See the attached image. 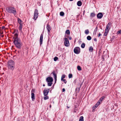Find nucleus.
Instances as JSON below:
<instances>
[{"label":"nucleus","mask_w":121,"mask_h":121,"mask_svg":"<svg viewBox=\"0 0 121 121\" xmlns=\"http://www.w3.org/2000/svg\"><path fill=\"white\" fill-rule=\"evenodd\" d=\"M14 33V36L13 37L14 39L13 42L16 47L19 48L20 47L21 44L20 42V40L18 38V32H16L15 31Z\"/></svg>","instance_id":"1"},{"label":"nucleus","mask_w":121,"mask_h":121,"mask_svg":"<svg viewBox=\"0 0 121 121\" xmlns=\"http://www.w3.org/2000/svg\"><path fill=\"white\" fill-rule=\"evenodd\" d=\"M7 11L9 13H13L15 15L17 14V12L15 9L13 7H9L6 9Z\"/></svg>","instance_id":"2"},{"label":"nucleus","mask_w":121,"mask_h":121,"mask_svg":"<svg viewBox=\"0 0 121 121\" xmlns=\"http://www.w3.org/2000/svg\"><path fill=\"white\" fill-rule=\"evenodd\" d=\"M46 80L48 83V86H51L52 84V82L53 81V78L51 77H48L46 78Z\"/></svg>","instance_id":"3"},{"label":"nucleus","mask_w":121,"mask_h":121,"mask_svg":"<svg viewBox=\"0 0 121 121\" xmlns=\"http://www.w3.org/2000/svg\"><path fill=\"white\" fill-rule=\"evenodd\" d=\"M14 67V62L12 60L9 61L8 63V67L10 69H13Z\"/></svg>","instance_id":"4"},{"label":"nucleus","mask_w":121,"mask_h":121,"mask_svg":"<svg viewBox=\"0 0 121 121\" xmlns=\"http://www.w3.org/2000/svg\"><path fill=\"white\" fill-rule=\"evenodd\" d=\"M38 10L37 9H35L33 17V19L34 20H36L38 16Z\"/></svg>","instance_id":"5"},{"label":"nucleus","mask_w":121,"mask_h":121,"mask_svg":"<svg viewBox=\"0 0 121 121\" xmlns=\"http://www.w3.org/2000/svg\"><path fill=\"white\" fill-rule=\"evenodd\" d=\"M74 53L76 54H79L80 52V48L78 47H75L74 49Z\"/></svg>","instance_id":"6"},{"label":"nucleus","mask_w":121,"mask_h":121,"mask_svg":"<svg viewBox=\"0 0 121 121\" xmlns=\"http://www.w3.org/2000/svg\"><path fill=\"white\" fill-rule=\"evenodd\" d=\"M64 44L67 47L69 46L70 44L68 39L66 38L64 39Z\"/></svg>","instance_id":"7"},{"label":"nucleus","mask_w":121,"mask_h":121,"mask_svg":"<svg viewBox=\"0 0 121 121\" xmlns=\"http://www.w3.org/2000/svg\"><path fill=\"white\" fill-rule=\"evenodd\" d=\"M111 23H108L107 25L105 30L109 32L110 29Z\"/></svg>","instance_id":"8"},{"label":"nucleus","mask_w":121,"mask_h":121,"mask_svg":"<svg viewBox=\"0 0 121 121\" xmlns=\"http://www.w3.org/2000/svg\"><path fill=\"white\" fill-rule=\"evenodd\" d=\"M49 89H45L43 91L44 95H48V94L49 92Z\"/></svg>","instance_id":"9"},{"label":"nucleus","mask_w":121,"mask_h":121,"mask_svg":"<svg viewBox=\"0 0 121 121\" xmlns=\"http://www.w3.org/2000/svg\"><path fill=\"white\" fill-rule=\"evenodd\" d=\"M103 16V14L101 13H99L97 15V17L98 18L101 19Z\"/></svg>","instance_id":"10"},{"label":"nucleus","mask_w":121,"mask_h":121,"mask_svg":"<svg viewBox=\"0 0 121 121\" xmlns=\"http://www.w3.org/2000/svg\"><path fill=\"white\" fill-rule=\"evenodd\" d=\"M43 34H41L40 39V44H41L42 43L43 40Z\"/></svg>","instance_id":"11"},{"label":"nucleus","mask_w":121,"mask_h":121,"mask_svg":"<svg viewBox=\"0 0 121 121\" xmlns=\"http://www.w3.org/2000/svg\"><path fill=\"white\" fill-rule=\"evenodd\" d=\"M47 29L48 31V33L50 32V31L51 30V28L50 26L48 25H47Z\"/></svg>","instance_id":"12"},{"label":"nucleus","mask_w":121,"mask_h":121,"mask_svg":"<svg viewBox=\"0 0 121 121\" xmlns=\"http://www.w3.org/2000/svg\"><path fill=\"white\" fill-rule=\"evenodd\" d=\"M53 74L54 76V78L55 80V83L56 82L57 80V76L56 73H53Z\"/></svg>","instance_id":"13"},{"label":"nucleus","mask_w":121,"mask_h":121,"mask_svg":"<svg viewBox=\"0 0 121 121\" xmlns=\"http://www.w3.org/2000/svg\"><path fill=\"white\" fill-rule=\"evenodd\" d=\"M77 5L79 6H81L82 4V2L80 1H79L77 3Z\"/></svg>","instance_id":"14"},{"label":"nucleus","mask_w":121,"mask_h":121,"mask_svg":"<svg viewBox=\"0 0 121 121\" xmlns=\"http://www.w3.org/2000/svg\"><path fill=\"white\" fill-rule=\"evenodd\" d=\"M44 96L43 99L44 100H46L49 99V97L48 95H44Z\"/></svg>","instance_id":"15"},{"label":"nucleus","mask_w":121,"mask_h":121,"mask_svg":"<svg viewBox=\"0 0 121 121\" xmlns=\"http://www.w3.org/2000/svg\"><path fill=\"white\" fill-rule=\"evenodd\" d=\"M31 98L32 99V100L33 101L35 99V95L33 93H31Z\"/></svg>","instance_id":"16"},{"label":"nucleus","mask_w":121,"mask_h":121,"mask_svg":"<svg viewBox=\"0 0 121 121\" xmlns=\"http://www.w3.org/2000/svg\"><path fill=\"white\" fill-rule=\"evenodd\" d=\"M98 105L96 103V104L92 108L93 110H94L95 108H96L98 106Z\"/></svg>","instance_id":"17"},{"label":"nucleus","mask_w":121,"mask_h":121,"mask_svg":"<svg viewBox=\"0 0 121 121\" xmlns=\"http://www.w3.org/2000/svg\"><path fill=\"white\" fill-rule=\"evenodd\" d=\"M95 15V13H91L90 17H94Z\"/></svg>","instance_id":"18"},{"label":"nucleus","mask_w":121,"mask_h":121,"mask_svg":"<svg viewBox=\"0 0 121 121\" xmlns=\"http://www.w3.org/2000/svg\"><path fill=\"white\" fill-rule=\"evenodd\" d=\"M65 33L67 34L68 35H70V32L69 30H67L65 31Z\"/></svg>","instance_id":"19"},{"label":"nucleus","mask_w":121,"mask_h":121,"mask_svg":"<svg viewBox=\"0 0 121 121\" xmlns=\"http://www.w3.org/2000/svg\"><path fill=\"white\" fill-rule=\"evenodd\" d=\"M17 20H18V22L19 23V24L21 25L22 24V22L21 20L19 18H18V19Z\"/></svg>","instance_id":"20"},{"label":"nucleus","mask_w":121,"mask_h":121,"mask_svg":"<svg viewBox=\"0 0 121 121\" xmlns=\"http://www.w3.org/2000/svg\"><path fill=\"white\" fill-rule=\"evenodd\" d=\"M93 48L92 47H90V48L89 49V51L90 52H92L93 50Z\"/></svg>","instance_id":"21"},{"label":"nucleus","mask_w":121,"mask_h":121,"mask_svg":"<svg viewBox=\"0 0 121 121\" xmlns=\"http://www.w3.org/2000/svg\"><path fill=\"white\" fill-rule=\"evenodd\" d=\"M79 121H83V116L80 117Z\"/></svg>","instance_id":"22"},{"label":"nucleus","mask_w":121,"mask_h":121,"mask_svg":"<svg viewBox=\"0 0 121 121\" xmlns=\"http://www.w3.org/2000/svg\"><path fill=\"white\" fill-rule=\"evenodd\" d=\"M60 15L61 16H63L64 15V13L63 12H61L60 13Z\"/></svg>","instance_id":"23"},{"label":"nucleus","mask_w":121,"mask_h":121,"mask_svg":"<svg viewBox=\"0 0 121 121\" xmlns=\"http://www.w3.org/2000/svg\"><path fill=\"white\" fill-rule=\"evenodd\" d=\"M85 33L86 34H89V30H88L87 29L85 31Z\"/></svg>","instance_id":"24"},{"label":"nucleus","mask_w":121,"mask_h":121,"mask_svg":"<svg viewBox=\"0 0 121 121\" xmlns=\"http://www.w3.org/2000/svg\"><path fill=\"white\" fill-rule=\"evenodd\" d=\"M87 39L88 40H90L91 39V36H88L87 37Z\"/></svg>","instance_id":"25"},{"label":"nucleus","mask_w":121,"mask_h":121,"mask_svg":"<svg viewBox=\"0 0 121 121\" xmlns=\"http://www.w3.org/2000/svg\"><path fill=\"white\" fill-rule=\"evenodd\" d=\"M108 32L109 31L105 30L104 33V35L105 36H107Z\"/></svg>","instance_id":"26"},{"label":"nucleus","mask_w":121,"mask_h":121,"mask_svg":"<svg viewBox=\"0 0 121 121\" xmlns=\"http://www.w3.org/2000/svg\"><path fill=\"white\" fill-rule=\"evenodd\" d=\"M77 68L78 70L79 71L81 70L82 69L81 67L79 65H78L77 66Z\"/></svg>","instance_id":"27"},{"label":"nucleus","mask_w":121,"mask_h":121,"mask_svg":"<svg viewBox=\"0 0 121 121\" xmlns=\"http://www.w3.org/2000/svg\"><path fill=\"white\" fill-rule=\"evenodd\" d=\"M85 46V44L84 43H82L81 45V47L82 48H84Z\"/></svg>","instance_id":"28"},{"label":"nucleus","mask_w":121,"mask_h":121,"mask_svg":"<svg viewBox=\"0 0 121 121\" xmlns=\"http://www.w3.org/2000/svg\"><path fill=\"white\" fill-rule=\"evenodd\" d=\"M104 98H105L104 96H103L101 98H100V99H99V100H100V101H101L102 102L103 100L104 99Z\"/></svg>","instance_id":"29"},{"label":"nucleus","mask_w":121,"mask_h":121,"mask_svg":"<svg viewBox=\"0 0 121 121\" xmlns=\"http://www.w3.org/2000/svg\"><path fill=\"white\" fill-rule=\"evenodd\" d=\"M101 102V101H100V100H99L96 104L99 106Z\"/></svg>","instance_id":"30"},{"label":"nucleus","mask_w":121,"mask_h":121,"mask_svg":"<svg viewBox=\"0 0 121 121\" xmlns=\"http://www.w3.org/2000/svg\"><path fill=\"white\" fill-rule=\"evenodd\" d=\"M58 59V57H55L54 58V61H56Z\"/></svg>","instance_id":"31"},{"label":"nucleus","mask_w":121,"mask_h":121,"mask_svg":"<svg viewBox=\"0 0 121 121\" xmlns=\"http://www.w3.org/2000/svg\"><path fill=\"white\" fill-rule=\"evenodd\" d=\"M69 78H71L72 77V75L71 74H70L69 75Z\"/></svg>","instance_id":"32"},{"label":"nucleus","mask_w":121,"mask_h":121,"mask_svg":"<svg viewBox=\"0 0 121 121\" xmlns=\"http://www.w3.org/2000/svg\"><path fill=\"white\" fill-rule=\"evenodd\" d=\"M61 80L62 81L64 82L65 83H66L67 81L65 79H61Z\"/></svg>","instance_id":"33"},{"label":"nucleus","mask_w":121,"mask_h":121,"mask_svg":"<svg viewBox=\"0 0 121 121\" xmlns=\"http://www.w3.org/2000/svg\"><path fill=\"white\" fill-rule=\"evenodd\" d=\"M65 75H64V74L63 75H62L61 79H64V78H65Z\"/></svg>","instance_id":"34"},{"label":"nucleus","mask_w":121,"mask_h":121,"mask_svg":"<svg viewBox=\"0 0 121 121\" xmlns=\"http://www.w3.org/2000/svg\"><path fill=\"white\" fill-rule=\"evenodd\" d=\"M117 33L118 34H121V30H120L117 32Z\"/></svg>","instance_id":"35"},{"label":"nucleus","mask_w":121,"mask_h":121,"mask_svg":"<svg viewBox=\"0 0 121 121\" xmlns=\"http://www.w3.org/2000/svg\"><path fill=\"white\" fill-rule=\"evenodd\" d=\"M101 35V34L99 33L98 35V36L99 37Z\"/></svg>","instance_id":"36"},{"label":"nucleus","mask_w":121,"mask_h":121,"mask_svg":"<svg viewBox=\"0 0 121 121\" xmlns=\"http://www.w3.org/2000/svg\"><path fill=\"white\" fill-rule=\"evenodd\" d=\"M19 29L20 30H21V25L19 27Z\"/></svg>","instance_id":"37"},{"label":"nucleus","mask_w":121,"mask_h":121,"mask_svg":"<svg viewBox=\"0 0 121 121\" xmlns=\"http://www.w3.org/2000/svg\"><path fill=\"white\" fill-rule=\"evenodd\" d=\"M65 90L64 88H63L62 89V91L63 92H64L65 91Z\"/></svg>","instance_id":"38"},{"label":"nucleus","mask_w":121,"mask_h":121,"mask_svg":"<svg viewBox=\"0 0 121 121\" xmlns=\"http://www.w3.org/2000/svg\"><path fill=\"white\" fill-rule=\"evenodd\" d=\"M94 40L95 41H97V39H96L95 38L94 39Z\"/></svg>","instance_id":"39"},{"label":"nucleus","mask_w":121,"mask_h":121,"mask_svg":"<svg viewBox=\"0 0 121 121\" xmlns=\"http://www.w3.org/2000/svg\"><path fill=\"white\" fill-rule=\"evenodd\" d=\"M69 39H72V38L71 37H70L69 38Z\"/></svg>","instance_id":"40"},{"label":"nucleus","mask_w":121,"mask_h":121,"mask_svg":"<svg viewBox=\"0 0 121 121\" xmlns=\"http://www.w3.org/2000/svg\"><path fill=\"white\" fill-rule=\"evenodd\" d=\"M49 107L50 108H51V104L50 105Z\"/></svg>","instance_id":"41"},{"label":"nucleus","mask_w":121,"mask_h":121,"mask_svg":"<svg viewBox=\"0 0 121 121\" xmlns=\"http://www.w3.org/2000/svg\"><path fill=\"white\" fill-rule=\"evenodd\" d=\"M3 32H1V34H3Z\"/></svg>","instance_id":"42"},{"label":"nucleus","mask_w":121,"mask_h":121,"mask_svg":"<svg viewBox=\"0 0 121 121\" xmlns=\"http://www.w3.org/2000/svg\"><path fill=\"white\" fill-rule=\"evenodd\" d=\"M43 86H45V85L44 84H43Z\"/></svg>","instance_id":"43"},{"label":"nucleus","mask_w":121,"mask_h":121,"mask_svg":"<svg viewBox=\"0 0 121 121\" xmlns=\"http://www.w3.org/2000/svg\"><path fill=\"white\" fill-rule=\"evenodd\" d=\"M70 1H73V0H69Z\"/></svg>","instance_id":"44"},{"label":"nucleus","mask_w":121,"mask_h":121,"mask_svg":"<svg viewBox=\"0 0 121 121\" xmlns=\"http://www.w3.org/2000/svg\"><path fill=\"white\" fill-rule=\"evenodd\" d=\"M4 27H2V28H4Z\"/></svg>","instance_id":"45"},{"label":"nucleus","mask_w":121,"mask_h":121,"mask_svg":"<svg viewBox=\"0 0 121 121\" xmlns=\"http://www.w3.org/2000/svg\"><path fill=\"white\" fill-rule=\"evenodd\" d=\"M33 91V90H32L31 91V92H32V91Z\"/></svg>","instance_id":"46"},{"label":"nucleus","mask_w":121,"mask_h":121,"mask_svg":"<svg viewBox=\"0 0 121 121\" xmlns=\"http://www.w3.org/2000/svg\"><path fill=\"white\" fill-rule=\"evenodd\" d=\"M68 107V108H69V107Z\"/></svg>","instance_id":"47"}]
</instances>
